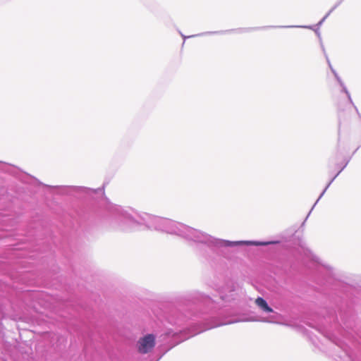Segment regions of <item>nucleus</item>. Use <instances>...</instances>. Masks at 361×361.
<instances>
[{
  "label": "nucleus",
  "instance_id": "nucleus-1",
  "mask_svg": "<svg viewBox=\"0 0 361 361\" xmlns=\"http://www.w3.org/2000/svg\"><path fill=\"white\" fill-rule=\"evenodd\" d=\"M156 338L154 334H149L141 338L137 342V350L140 354L150 353L155 346Z\"/></svg>",
  "mask_w": 361,
  "mask_h": 361
},
{
  "label": "nucleus",
  "instance_id": "nucleus-2",
  "mask_svg": "<svg viewBox=\"0 0 361 361\" xmlns=\"http://www.w3.org/2000/svg\"><path fill=\"white\" fill-rule=\"evenodd\" d=\"M255 304L266 313L273 312V310L269 307L267 301L261 297L255 300Z\"/></svg>",
  "mask_w": 361,
  "mask_h": 361
},
{
  "label": "nucleus",
  "instance_id": "nucleus-3",
  "mask_svg": "<svg viewBox=\"0 0 361 361\" xmlns=\"http://www.w3.org/2000/svg\"><path fill=\"white\" fill-rule=\"evenodd\" d=\"M331 166H333L334 165H336L335 166V171H336V176H337L341 171L342 170L344 169V167L345 166V164H344L343 163L341 164H336L334 160H332L331 161Z\"/></svg>",
  "mask_w": 361,
  "mask_h": 361
},
{
  "label": "nucleus",
  "instance_id": "nucleus-4",
  "mask_svg": "<svg viewBox=\"0 0 361 361\" xmlns=\"http://www.w3.org/2000/svg\"><path fill=\"white\" fill-rule=\"evenodd\" d=\"M245 243L250 244V245H264L267 244V243H260V242H246Z\"/></svg>",
  "mask_w": 361,
  "mask_h": 361
},
{
  "label": "nucleus",
  "instance_id": "nucleus-5",
  "mask_svg": "<svg viewBox=\"0 0 361 361\" xmlns=\"http://www.w3.org/2000/svg\"><path fill=\"white\" fill-rule=\"evenodd\" d=\"M341 97L343 99L345 103L348 104V99H347L345 94L343 91H341Z\"/></svg>",
  "mask_w": 361,
  "mask_h": 361
},
{
  "label": "nucleus",
  "instance_id": "nucleus-6",
  "mask_svg": "<svg viewBox=\"0 0 361 361\" xmlns=\"http://www.w3.org/2000/svg\"><path fill=\"white\" fill-rule=\"evenodd\" d=\"M241 242H235V243H233V244H235V245H238V244H240Z\"/></svg>",
  "mask_w": 361,
  "mask_h": 361
}]
</instances>
